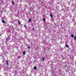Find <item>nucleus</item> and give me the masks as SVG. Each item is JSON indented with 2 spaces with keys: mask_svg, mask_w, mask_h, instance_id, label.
I'll return each mask as SVG.
<instances>
[{
  "mask_svg": "<svg viewBox=\"0 0 76 76\" xmlns=\"http://www.w3.org/2000/svg\"><path fill=\"white\" fill-rule=\"evenodd\" d=\"M6 61V63L7 64V66L9 65V63H8V62L7 61Z\"/></svg>",
  "mask_w": 76,
  "mask_h": 76,
  "instance_id": "1",
  "label": "nucleus"
},
{
  "mask_svg": "<svg viewBox=\"0 0 76 76\" xmlns=\"http://www.w3.org/2000/svg\"><path fill=\"white\" fill-rule=\"evenodd\" d=\"M31 22H32V20H31V19H30L28 21V22H29V23Z\"/></svg>",
  "mask_w": 76,
  "mask_h": 76,
  "instance_id": "2",
  "label": "nucleus"
},
{
  "mask_svg": "<svg viewBox=\"0 0 76 76\" xmlns=\"http://www.w3.org/2000/svg\"><path fill=\"white\" fill-rule=\"evenodd\" d=\"M71 36L72 38H73L74 37V35H73V34H71Z\"/></svg>",
  "mask_w": 76,
  "mask_h": 76,
  "instance_id": "3",
  "label": "nucleus"
},
{
  "mask_svg": "<svg viewBox=\"0 0 76 76\" xmlns=\"http://www.w3.org/2000/svg\"><path fill=\"white\" fill-rule=\"evenodd\" d=\"M66 47H67V48H69V46L67 45H66Z\"/></svg>",
  "mask_w": 76,
  "mask_h": 76,
  "instance_id": "4",
  "label": "nucleus"
},
{
  "mask_svg": "<svg viewBox=\"0 0 76 76\" xmlns=\"http://www.w3.org/2000/svg\"><path fill=\"white\" fill-rule=\"evenodd\" d=\"M2 22L4 23H5V21H4V20H2Z\"/></svg>",
  "mask_w": 76,
  "mask_h": 76,
  "instance_id": "5",
  "label": "nucleus"
},
{
  "mask_svg": "<svg viewBox=\"0 0 76 76\" xmlns=\"http://www.w3.org/2000/svg\"><path fill=\"white\" fill-rule=\"evenodd\" d=\"M18 23L19 25H20V23L19 22V21H18Z\"/></svg>",
  "mask_w": 76,
  "mask_h": 76,
  "instance_id": "6",
  "label": "nucleus"
},
{
  "mask_svg": "<svg viewBox=\"0 0 76 76\" xmlns=\"http://www.w3.org/2000/svg\"><path fill=\"white\" fill-rule=\"evenodd\" d=\"M23 54L24 55H25V51L23 52Z\"/></svg>",
  "mask_w": 76,
  "mask_h": 76,
  "instance_id": "7",
  "label": "nucleus"
},
{
  "mask_svg": "<svg viewBox=\"0 0 76 76\" xmlns=\"http://www.w3.org/2000/svg\"><path fill=\"white\" fill-rule=\"evenodd\" d=\"M34 69H35V70H36V69H37V67H36V66L34 67Z\"/></svg>",
  "mask_w": 76,
  "mask_h": 76,
  "instance_id": "8",
  "label": "nucleus"
},
{
  "mask_svg": "<svg viewBox=\"0 0 76 76\" xmlns=\"http://www.w3.org/2000/svg\"><path fill=\"white\" fill-rule=\"evenodd\" d=\"M12 4H14V2L13 1H12Z\"/></svg>",
  "mask_w": 76,
  "mask_h": 76,
  "instance_id": "9",
  "label": "nucleus"
},
{
  "mask_svg": "<svg viewBox=\"0 0 76 76\" xmlns=\"http://www.w3.org/2000/svg\"><path fill=\"white\" fill-rule=\"evenodd\" d=\"M50 16L51 18H53V15H52V14H51L50 15Z\"/></svg>",
  "mask_w": 76,
  "mask_h": 76,
  "instance_id": "10",
  "label": "nucleus"
},
{
  "mask_svg": "<svg viewBox=\"0 0 76 76\" xmlns=\"http://www.w3.org/2000/svg\"><path fill=\"white\" fill-rule=\"evenodd\" d=\"M74 39H76V36L74 37Z\"/></svg>",
  "mask_w": 76,
  "mask_h": 76,
  "instance_id": "11",
  "label": "nucleus"
},
{
  "mask_svg": "<svg viewBox=\"0 0 76 76\" xmlns=\"http://www.w3.org/2000/svg\"><path fill=\"white\" fill-rule=\"evenodd\" d=\"M24 26L25 28H26V25H24Z\"/></svg>",
  "mask_w": 76,
  "mask_h": 76,
  "instance_id": "12",
  "label": "nucleus"
},
{
  "mask_svg": "<svg viewBox=\"0 0 76 76\" xmlns=\"http://www.w3.org/2000/svg\"><path fill=\"white\" fill-rule=\"evenodd\" d=\"M43 20L44 22H45V18H43Z\"/></svg>",
  "mask_w": 76,
  "mask_h": 76,
  "instance_id": "13",
  "label": "nucleus"
},
{
  "mask_svg": "<svg viewBox=\"0 0 76 76\" xmlns=\"http://www.w3.org/2000/svg\"><path fill=\"white\" fill-rule=\"evenodd\" d=\"M28 49H30V47H28Z\"/></svg>",
  "mask_w": 76,
  "mask_h": 76,
  "instance_id": "14",
  "label": "nucleus"
},
{
  "mask_svg": "<svg viewBox=\"0 0 76 76\" xmlns=\"http://www.w3.org/2000/svg\"><path fill=\"white\" fill-rule=\"evenodd\" d=\"M42 60L43 61H44V58H42Z\"/></svg>",
  "mask_w": 76,
  "mask_h": 76,
  "instance_id": "15",
  "label": "nucleus"
},
{
  "mask_svg": "<svg viewBox=\"0 0 76 76\" xmlns=\"http://www.w3.org/2000/svg\"><path fill=\"white\" fill-rule=\"evenodd\" d=\"M32 30L34 31V30H35V28H33Z\"/></svg>",
  "mask_w": 76,
  "mask_h": 76,
  "instance_id": "16",
  "label": "nucleus"
},
{
  "mask_svg": "<svg viewBox=\"0 0 76 76\" xmlns=\"http://www.w3.org/2000/svg\"><path fill=\"white\" fill-rule=\"evenodd\" d=\"M18 57H19L18 58H19V59L20 58V56H19Z\"/></svg>",
  "mask_w": 76,
  "mask_h": 76,
  "instance_id": "17",
  "label": "nucleus"
},
{
  "mask_svg": "<svg viewBox=\"0 0 76 76\" xmlns=\"http://www.w3.org/2000/svg\"><path fill=\"white\" fill-rule=\"evenodd\" d=\"M8 40V38H7V39H6V41H7Z\"/></svg>",
  "mask_w": 76,
  "mask_h": 76,
  "instance_id": "18",
  "label": "nucleus"
}]
</instances>
